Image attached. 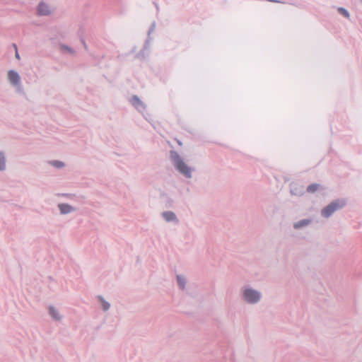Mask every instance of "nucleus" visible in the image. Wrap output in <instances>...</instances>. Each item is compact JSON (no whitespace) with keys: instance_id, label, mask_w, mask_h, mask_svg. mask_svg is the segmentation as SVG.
Segmentation results:
<instances>
[{"instance_id":"nucleus-1","label":"nucleus","mask_w":362,"mask_h":362,"mask_svg":"<svg viewBox=\"0 0 362 362\" xmlns=\"http://www.w3.org/2000/svg\"><path fill=\"white\" fill-rule=\"evenodd\" d=\"M240 296L242 300L250 306L259 305L263 299L262 291L251 285H245L241 288Z\"/></svg>"},{"instance_id":"nucleus-2","label":"nucleus","mask_w":362,"mask_h":362,"mask_svg":"<svg viewBox=\"0 0 362 362\" xmlns=\"http://www.w3.org/2000/svg\"><path fill=\"white\" fill-rule=\"evenodd\" d=\"M346 205L344 199H336L330 202L320 209V216L324 219L330 218L337 211L342 209Z\"/></svg>"},{"instance_id":"nucleus-3","label":"nucleus","mask_w":362,"mask_h":362,"mask_svg":"<svg viewBox=\"0 0 362 362\" xmlns=\"http://www.w3.org/2000/svg\"><path fill=\"white\" fill-rule=\"evenodd\" d=\"M313 223L311 217H307L295 221L292 223V228L296 232L304 231L310 228Z\"/></svg>"},{"instance_id":"nucleus-4","label":"nucleus","mask_w":362,"mask_h":362,"mask_svg":"<svg viewBox=\"0 0 362 362\" xmlns=\"http://www.w3.org/2000/svg\"><path fill=\"white\" fill-rule=\"evenodd\" d=\"M175 165L176 168L186 177H191L190 168L179 157L175 158Z\"/></svg>"},{"instance_id":"nucleus-5","label":"nucleus","mask_w":362,"mask_h":362,"mask_svg":"<svg viewBox=\"0 0 362 362\" xmlns=\"http://www.w3.org/2000/svg\"><path fill=\"white\" fill-rule=\"evenodd\" d=\"M290 192L293 196L301 197L304 194V189L301 185L292 184L291 185Z\"/></svg>"},{"instance_id":"nucleus-6","label":"nucleus","mask_w":362,"mask_h":362,"mask_svg":"<svg viewBox=\"0 0 362 362\" xmlns=\"http://www.w3.org/2000/svg\"><path fill=\"white\" fill-rule=\"evenodd\" d=\"M8 78L11 83L16 85L18 83L20 77L17 72L14 71H10L8 73Z\"/></svg>"},{"instance_id":"nucleus-7","label":"nucleus","mask_w":362,"mask_h":362,"mask_svg":"<svg viewBox=\"0 0 362 362\" xmlns=\"http://www.w3.org/2000/svg\"><path fill=\"white\" fill-rule=\"evenodd\" d=\"M37 11L40 15L42 16L48 15L50 13L48 6L44 3L39 4Z\"/></svg>"},{"instance_id":"nucleus-8","label":"nucleus","mask_w":362,"mask_h":362,"mask_svg":"<svg viewBox=\"0 0 362 362\" xmlns=\"http://www.w3.org/2000/svg\"><path fill=\"white\" fill-rule=\"evenodd\" d=\"M59 208L62 214H67L72 211L71 206L68 204H59Z\"/></svg>"},{"instance_id":"nucleus-9","label":"nucleus","mask_w":362,"mask_h":362,"mask_svg":"<svg viewBox=\"0 0 362 362\" xmlns=\"http://www.w3.org/2000/svg\"><path fill=\"white\" fill-rule=\"evenodd\" d=\"M163 216L165 218V219L168 221H173L176 218L175 214L171 211L165 212L163 213Z\"/></svg>"},{"instance_id":"nucleus-10","label":"nucleus","mask_w":362,"mask_h":362,"mask_svg":"<svg viewBox=\"0 0 362 362\" xmlns=\"http://www.w3.org/2000/svg\"><path fill=\"white\" fill-rule=\"evenodd\" d=\"M320 185L318 184H312L307 187L308 192L314 193L319 189Z\"/></svg>"},{"instance_id":"nucleus-11","label":"nucleus","mask_w":362,"mask_h":362,"mask_svg":"<svg viewBox=\"0 0 362 362\" xmlns=\"http://www.w3.org/2000/svg\"><path fill=\"white\" fill-rule=\"evenodd\" d=\"M337 11L340 14L343 15L344 17H346V18L349 17V13L346 9H345L342 7H339L337 8Z\"/></svg>"},{"instance_id":"nucleus-12","label":"nucleus","mask_w":362,"mask_h":362,"mask_svg":"<svg viewBox=\"0 0 362 362\" xmlns=\"http://www.w3.org/2000/svg\"><path fill=\"white\" fill-rule=\"evenodd\" d=\"M5 168V158L0 153V170H4Z\"/></svg>"},{"instance_id":"nucleus-13","label":"nucleus","mask_w":362,"mask_h":362,"mask_svg":"<svg viewBox=\"0 0 362 362\" xmlns=\"http://www.w3.org/2000/svg\"><path fill=\"white\" fill-rule=\"evenodd\" d=\"M177 279L180 286L183 288L185 284V279L182 278L181 276H177Z\"/></svg>"},{"instance_id":"nucleus-14","label":"nucleus","mask_w":362,"mask_h":362,"mask_svg":"<svg viewBox=\"0 0 362 362\" xmlns=\"http://www.w3.org/2000/svg\"><path fill=\"white\" fill-rule=\"evenodd\" d=\"M49 313L50 315L55 319H58V315L57 310L54 308H49Z\"/></svg>"},{"instance_id":"nucleus-15","label":"nucleus","mask_w":362,"mask_h":362,"mask_svg":"<svg viewBox=\"0 0 362 362\" xmlns=\"http://www.w3.org/2000/svg\"><path fill=\"white\" fill-rule=\"evenodd\" d=\"M101 302H102L103 308L104 310H108L110 308V304L108 303L103 301V300H101Z\"/></svg>"},{"instance_id":"nucleus-16","label":"nucleus","mask_w":362,"mask_h":362,"mask_svg":"<svg viewBox=\"0 0 362 362\" xmlns=\"http://www.w3.org/2000/svg\"><path fill=\"white\" fill-rule=\"evenodd\" d=\"M54 165L57 166V168H61L63 166V163L62 162H59V161H54L53 163Z\"/></svg>"},{"instance_id":"nucleus-17","label":"nucleus","mask_w":362,"mask_h":362,"mask_svg":"<svg viewBox=\"0 0 362 362\" xmlns=\"http://www.w3.org/2000/svg\"><path fill=\"white\" fill-rule=\"evenodd\" d=\"M14 47H15V49H16V57L17 59H20V57H19L18 52V51H17V47H16V45H14Z\"/></svg>"},{"instance_id":"nucleus-18","label":"nucleus","mask_w":362,"mask_h":362,"mask_svg":"<svg viewBox=\"0 0 362 362\" xmlns=\"http://www.w3.org/2000/svg\"><path fill=\"white\" fill-rule=\"evenodd\" d=\"M361 1L362 2V0H361Z\"/></svg>"}]
</instances>
